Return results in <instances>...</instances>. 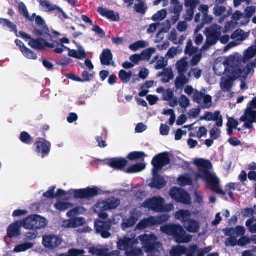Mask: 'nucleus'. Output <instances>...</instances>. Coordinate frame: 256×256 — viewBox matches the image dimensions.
<instances>
[{"mask_svg": "<svg viewBox=\"0 0 256 256\" xmlns=\"http://www.w3.org/2000/svg\"><path fill=\"white\" fill-rule=\"evenodd\" d=\"M158 237L154 234H143L137 238L124 236L118 239V248L126 252L127 256H143L144 251L147 256H156V252L163 250L162 244L157 241Z\"/></svg>", "mask_w": 256, "mask_h": 256, "instance_id": "1", "label": "nucleus"}, {"mask_svg": "<svg viewBox=\"0 0 256 256\" xmlns=\"http://www.w3.org/2000/svg\"><path fill=\"white\" fill-rule=\"evenodd\" d=\"M193 163L197 169L194 174L195 178L196 180H202L208 184L212 191L224 194L220 188L219 178L214 173L210 171L212 168V162L208 160L198 158L194 159Z\"/></svg>", "mask_w": 256, "mask_h": 256, "instance_id": "2", "label": "nucleus"}, {"mask_svg": "<svg viewBox=\"0 0 256 256\" xmlns=\"http://www.w3.org/2000/svg\"><path fill=\"white\" fill-rule=\"evenodd\" d=\"M242 60V58L238 53L228 56L219 57L214 63V73L219 76H226L242 70L239 66Z\"/></svg>", "mask_w": 256, "mask_h": 256, "instance_id": "3", "label": "nucleus"}, {"mask_svg": "<svg viewBox=\"0 0 256 256\" xmlns=\"http://www.w3.org/2000/svg\"><path fill=\"white\" fill-rule=\"evenodd\" d=\"M170 162L168 155L164 152L156 156L152 160V164L153 166L152 174L153 180L149 184V186L156 188H161L166 184V182L163 178L158 175V172L165 166Z\"/></svg>", "mask_w": 256, "mask_h": 256, "instance_id": "4", "label": "nucleus"}, {"mask_svg": "<svg viewBox=\"0 0 256 256\" xmlns=\"http://www.w3.org/2000/svg\"><path fill=\"white\" fill-rule=\"evenodd\" d=\"M20 36L26 41H28V44L32 48L41 50L45 48H54V51L56 53L61 54L65 50H68V48L61 44L60 42H54L52 44H50L46 42L44 40L39 38L34 40L32 38L31 36L24 32H20Z\"/></svg>", "mask_w": 256, "mask_h": 256, "instance_id": "5", "label": "nucleus"}, {"mask_svg": "<svg viewBox=\"0 0 256 256\" xmlns=\"http://www.w3.org/2000/svg\"><path fill=\"white\" fill-rule=\"evenodd\" d=\"M160 229L164 233L172 236L178 243H188L192 238V236L186 234L180 225L166 224L162 226Z\"/></svg>", "mask_w": 256, "mask_h": 256, "instance_id": "6", "label": "nucleus"}, {"mask_svg": "<svg viewBox=\"0 0 256 256\" xmlns=\"http://www.w3.org/2000/svg\"><path fill=\"white\" fill-rule=\"evenodd\" d=\"M141 207L148 208L155 212H170L174 209L172 204H165V200L160 196H154L147 199L141 205Z\"/></svg>", "mask_w": 256, "mask_h": 256, "instance_id": "7", "label": "nucleus"}, {"mask_svg": "<svg viewBox=\"0 0 256 256\" xmlns=\"http://www.w3.org/2000/svg\"><path fill=\"white\" fill-rule=\"evenodd\" d=\"M248 66L246 68L230 73L229 74L224 76L220 79V87L222 92H229L234 85V82L238 78H246L250 72V70Z\"/></svg>", "mask_w": 256, "mask_h": 256, "instance_id": "8", "label": "nucleus"}, {"mask_svg": "<svg viewBox=\"0 0 256 256\" xmlns=\"http://www.w3.org/2000/svg\"><path fill=\"white\" fill-rule=\"evenodd\" d=\"M222 28L218 25H212L205 30L204 33L207 39L206 44L201 48V52L207 50L210 46L215 44L222 34Z\"/></svg>", "mask_w": 256, "mask_h": 256, "instance_id": "9", "label": "nucleus"}, {"mask_svg": "<svg viewBox=\"0 0 256 256\" xmlns=\"http://www.w3.org/2000/svg\"><path fill=\"white\" fill-rule=\"evenodd\" d=\"M256 106L252 104L250 101L248 104L244 114L240 117V122H244V126L246 128H252L253 124L256 122Z\"/></svg>", "mask_w": 256, "mask_h": 256, "instance_id": "10", "label": "nucleus"}, {"mask_svg": "<svg viewBox=\"0 0 256 256\" xmlns=\"http://www.w3.org/2000/svg\"><path fill=\"white\" fill-rule=\"evenodd\" d=\"M170 196L176 202L188 205L191 203L190 194L184 190L174 187L170 191Z\"/></svg>", "mask_w": 256, "mask_h": 256, "instance_id": "11", "label": "nucleus"}, {"mask_svg": "<svg viewBox=\"0 0 256 256\" xmlns=\"http://www.w3.org/2000/svg\"><path fill=\"white\" fill-rule=\"evenodd\" d=\"M185 54L192 57L190 61V64L192 66H196L202 58V52H199L198 48L192 46V42L190 40L187 42Z\"/></svg>", "mask_w": 256, "mask_h": 256, "instance_id": "12", "label": "nucleus"}, {"mask_svg": "<svg viewBox=\"0 0 256 256\" xmlns=\"http://www.w3.org/2000/svg\"><path fill=\"white\" fill-rule=\"evenodd\" d=\"M142 212L140 210L134 208L130 212L128 218H125L122 220V227L123 230L133 226L138 220L142 216Z\"/></svg>", "mask_w": 256, "mask_h": 256, "instance_id": "13", "label": "nucleus"}, {"mask_svg": "<svg viewBox=\"0 0 256 256\" xmlns=\"http://www.w3.org/2000/svg\"><path fill=\"white\" fill-rule=\"evenodd\" d=\"M71 192L76 198H90L98 194L100 190L96 187L88 188L84 189L72 190Z\"/></svg>", "mask_w": 256, "mask_h": 256, "instance_id": "14", "label": "nucleus"}, {"mask_svg": "<svg viewBox=\"0 0 256 256\" xmlns=\"http://www.w3.org/2000/svg\"><path fill=\"white\" fill-rule=\"evenodd\" d=\"M89 252L97 256H118L120 252L118 250L110 252V249L106 246H100L90 248Z\"/></svg>", "mask_w": 256, "mask_h": 256, "instance_id": "15", "label": "nucleus"}, {"mask_svg": "<svg viewBox=\"0 0 256 256\" xmlns=\"http://www.w3.org/2000/svg\"><path fill=\"white\" fill-rule=\"evenodd\" d=\"M62 242V238L57 235L50 234L43 236L42 244L44 247L54 249L60 246Z\"/></svg>", "mask_w": 256, "mask_h": 256, "instance_id": "16", "label": "nucleus"}, {"mask_svg": "<svg viewBox=\"0 0 256 256\" xmlns=\"http://www.w3.org/2000/svg\"><path fill=\"white\" fill-rule=\"evenodd\" d=\"M94 225L96 232L100 234L103 238H106L110 236V234L108 232L111 227V223L110 221L104 222L96 220Z\"/></svg>", "mask_w": 256, "mask_h": 256, "instance_id": "17", "label": "nucleus"}, {"mask_svg": "<svg viewBox=\"0 0 256 256\" xmlns=\"http://www.w3.org/2000/svg\"><path fill=\"white\" fill-rule=\"evenodd\" d=\"M194 102L200 104L204 108H210L212 106V97L205 92H196L194 96Z\"/></svg>", "mask_w": 256, "mask_h": 256, "instance_id": "18", "label": "nucleus"}, {"mask_svg": "<svg viewBox=\"0 0 256 256\" xmlns=\"http://www.w3.org/2000/svg\"><path fill=\"white\" fill-rule=\"evenodd\" d=\"M250 238L246 236H242L239 240L234 238H227L225 240V244L228 246L234 247L236 245L243 246L250 244Z\"/></svg>", "mask_w": 256, "mask_h": 256, "instance_id": "19", "label": "nucleus"}, {"mask_svg": "<svg viewBox=\"0 0 256 256\" xmlns=\"http://www.w3.org/2000/svg\"><path fill=\"white\" fill-rule=\"evenodd\" d=\"M34 20H36V23L40 26L42 28V30H41L40 28H37L34 30V34L37 36H44L46 38H48V36H50V35L48 33V29L46 28L44 25V21L40 16H36L34 17Z\"/></svg>", "mask_w": 256, "mask_h": 256, "instance_id": "20", "label": "nucleus"}, {"mask_svg": "<svg viewBox=\"0 0 256 256\" xmlns=\"http://www.w3.org/2000/svg\"><path fill=\"white\" fill-rule=\"evenodd\" d=\"M36 146V152L38 154L44 158L50 152L51 144L50 142L46 140L39 141L35 143Z\"/></svg>", "mask_w": 256, "mask_h": 256, "instance_id": "21", "label": "nucleus"}, {"mask_svg": "<svg viewBox=\"0 0 256 256\" xmlns=\"http://www.w3.org/2000/svg\"><path fill=\"white\" fill-rule=\"evenodd\" d=\"M224 234L229 236L228 238H237L238 237L243 236L246 233L244 227L238 226L236 228H228L224 230Z\"/></svg>", "mask_w": 256, "mask_h": 256, "instance_id": "22", "label": "nucleus"}, {"mask_svg": "<svg viewBox=\"0 0 256 256\" xmlns=\"http://www.w3.org/2000/svg\"><path fill=\"white\" fill-rule=\"evenodd\" d=\"M86 220L83 218H72L62 222V226L64 228H75L84 225Z\"/></svg>", "mask_w": 256, "mask_h": 256, "instance_id": "23", "label": "nucleus"}, {"mask_svg": "<svg viewBox=\"0 0 256 256\" xmlns=\"http://www.w3.org/2000/svg\"><path fill=\"white\" fill-rule=\"evenodd\" d=\"M40 4V9L45 12H50L58 10L60 12H62V10L56 5L52 4L48 0H36Z\"/></svg>", "mask_w": 256, "mask_h": 256, "instance_id": "24", "label": "nucleus"}, {"mask_svg": "<svg viewBox=\"0 0 256 256\" xmlns=\"http://www.w3.org/2000/svg\"><path fill=\"white\" fill-rule=\"evenodd\" d=\"M256 54V46H253L248 48L244 53V56L240 54L242 58V60L240 64V68L244 69V64L253 58Z\"/></svg>", "mask_w": 256, "mask_h": 256, "instance_id": "25", "label": "nucleus"}, {"mask_svg": "<svg viewBox=\"0 0 256 256\" xmlns=\"http://www.w3.org/2000/svg\"><path fill=\"white\" fill-rule=\"evenodd\" d=\"M170 218L168 214H162L158 216H150L146 218L148 226L158 225L167 221Z\"/></svg>", "mask_w": 256, "mask_h": 256, "instance_id": "26", "label": "nucleus"}, {"mask_svg": "<svg viewBox=\"0 0 256 256\" xmlns=\"http://www.w3.org/2000/svg\"><path fill=\"white\" fill-rule=\"evenodd\" d=\"M214 14L216 16H224V18H220L219 22L222 23L226 17L228 16L230 12L227 11L226 7L221 6H216L213 10Z\"/></svg>", "mask_w": 256, "mask_h": 256, "instance_id": "27", "label": "nucleus"}, {"mask_svg": "<svg viewBox=\"0 0 256 256\" xmlns=\"http://www.w3.org/2000/svg\"><path fill=\"white\" fill-rule=\"evenodd\" d=\"M21 220L17 221L9 226L8 228V234L10 237L18 236L20 234V229L22 226Z\"/></svg>", "mask_w": 256, "mask_h": 256, "instance_id": "28", "label": "nucleus"}, {"mask_svg": "<svg viewBox=\"0 0 256 256\" xmlns=\"http://www.w3.org/2000/svg\"><path fill=\"white\" fill-rule=\"evenodd\" d=\"M106 163L112 168L120 169L126 166L127 161L122 158H113L108 160Z\"/></svg>", "mask_w": 256, "mask_h": 256, "instance_id": "29", "label": "nucleus"}, {"mask_svg": "<svg viewBox=\"0 0 256 256\" xmlns=\"http://www.w3.org/2000/svg\"><path fill=\"white\" fill-rule=\"evenodd\" d=\"M98 12L100 15L113 21H116L118 18V14L113 10H108L102 7H100L98 8Z\"/></svg>", "mask_w": 256, "mask_h": 256, "instance_id": "30", "label": "nucleus"}, {"mask_svg": "<svg viewBox=\"0 0 256 256\" xmlns=\"http://www.w3.org/2000/svg\"><path fill=\"white\" fill-rule=\"evenodd\" d=\"M77 48L78 50L68 48L69 51L68 54V56L80 60L86 57V54L84 48L80 46H78Z\"/></svg>", "mask_w": 256, "mask_h": 256, "instance_id": "31", "label": "nucleus"}, {"mask_svg": "<svg viewBox=\"0 0 256 256\" xmlns=\"http://www.w3.org/2000/svg\"><path fill=\"white\" fill-rule=\"evenodd\" d=\"M171 4L172 6L170 8V12L175 14L172 20L176 23L180 18V14L183 10V5L180 2Z\"/></svg>", "mask_w": 256, "mask_h": 256, "instance_id": "32", "label": "nucleus"}, {"mask_svg": "<svg viewBox=\"0 0 256 256\" xmlns=\"http://www.w3.org/2000/svg\"><path fill=\"white\" fill-rule=\"evenodd\" d=\"M100 58L102 64L106 66L114 65L112 55L110 50L108 49L104 50L100 55Z\"/></svg>", "mask_w": 256, "mask_h": 256, "instance_id": "33", "label": "nucleus"}, {"mask_svg": "<svg viewBox=\"0 0 256 256\" xmlns=\"http://www.w3.org/2000/svg\"><path fill=\"white\" fill-rule=\"evenodd\" d=\"M248 66L250 69V72L246 76V78H238L241 81L240 87L241 90H246L248 88L247 87V84L246 82V80L248 78L249 76H252L254 72V68H256V60H254V61L251 64H246V66H245L244 68H246Z\"/></svg>", "mask_w": 256, "mask_h": 256, "instance_id": "34", "label": "nucleus"}, {"mask_svg": "<svg viewBox=\"0 0 256 256\" xmlns=\"http://www.w3.org/2000/svg\"><path fill=\"white\" fill-rule=\"evenodd\" d=\"M22 226L27 230H36L35 214L30 215L21 220Z\"/></svg>", "mask_w": 256, "mask_h": 256, "instance_id": "35", "label": "nucleus"}, {"mask_svg": "<svg viewBox=\"0 0 256 256\" xmlns=\"http://www.w3.org/2000/svg\"><path fill=\"white\" fill-rule=\"evenodd\" d=\"M191 212L188 210H180L178 211L175 214V218L180 220L184 224L189 220L191 216Z\"/></svg>", "mask_w": 256, "mask_h": 256, "instance_id": "36", "label": "nucleus"}, {"mask_svg": "<svg viewBox=\"0 0 256 256\" xmlns=\"http://www.w3.org/2000/svg\"><path fill=\"white\" fill-rule=\"evenodd\" d=\"M184 228L190 232H196L200 229L199 223L196 220L190 219L184 224Z\"/></svg>", "mask_w": 256, "mask_h": 256, "instance_id": "37", "label": "nucleus"}, {"mask_svg": "<svg viewBox=\"0 0 256 256\" xmlns=\"http://www.w3.org/2000/svg\"><path fill=\"white\" fill-rule=\"evenodd\" d=\"M189 66L186 58H184L178 60L176 64V68L180 74H184L187 71Z\"/></svg>", "mask_w": 256, "mask_h": 256, "instance_id": "38", "label": "nucleus"}, {"mask_svg": "<svg viewBox=\"0 0 256 256\" xmlns=\"http://www.w3.org/2000/svg\"><path fill=\"white\" fill-rule=\"evenodd\" d=\"M158 76H162V81L166 83L174 78V74L172 68H166L164 69L162 72H159Z\"/></svg>", "mask_w": 256, "mask_h": 256, "instance_id": "39", "label": "nucleus"}, {"mask_svg": "<svg viewBox=\"0 0 256 256\" xmlns=\"http://www.w3.org/2000/svg\"><path fill=\"white\" fill-rule=\"evenodd\" d=\"M248 36L249 33L245 32L241 29H238L232 34L231 38L236 41L242 42L246 40Z\"/></svg>", "mask_w": 256, "mask_h": 256, "instance_id": "40", "label": "nucleus"}, {"mask_svg": "<svg viewBox=\"0 0 256 256\" xmlns=\"http://www.w3.org/2000/svg\"><path fill=\"white\" fill-rule=\"evenodd\" d=\"M34 244L30 242H26L16 245L14 249V252L16 253L26 252L34 248Z\"/></svg>", "mask_w": 256, "mask_h": 256, "instance_id": "41", "label": "nucleus"}, {"mask_svg": "<svg viewBox=\"0 0 256 256\" xmlns=\"http://www.w3.org/2000/svg\"><path fill=\"white\" fill-rule=\"evenodd\" d=\"M187 248L181 245L173 246L170 252V256H182L186 254Z\"/></svg>", "mask_w": 256, "mask_h": 256, "instance_id": "42", "label": "nucleus"}, {"mask_svg": "<svg viewBox=\"0 0 256 256\" xmlns=\"http://www.w3.org/2000/svg\"><path fill=\"white\" fill-rule=\"evenodd\" d=\"M256 12V7L254 6H250L247 7L244 10V18L243 24H248L250 19Z\"/></svg>", "mask_w": 256, "mask_h": 256, "instance_id": "43", "label": "nucleus"}, {"mask_svg": "<svg viewBox=\"0 0 256 256\" xmlns=\"http://www.w3.org/2000/svg\"><path fill=\"white\" fill-rule=\"evenodd\" d=\"M189 82V80L184 74L180 75L176 78L175 80V86L176 88L180 89Z\"/></svg>", "mask_w": 256, "mask_h": 256, "instance_id": "44", "label": "nucleus"}, {"mask_svg": "<svg viewBox=\"0 0 256 256\" xmlns=\"http://www.w3.org/2000/svg\"><path fill=\"white\" fill-rule=\"evenodd\" d=\"M149 43L145 40H139L134 44H131L129 46V48L130 50L136 52L140 48H143L148 46Z\"/></svg>", "mask_w": 256, "mask_h": 256, "instance_id": "45", "label": "nucleus"}, {"mask_svg": "<svg viewBox=\"0 0 256 256\" xmlns=\"http://www.w3.org/2000/svg\"><path fill=\"white\" fill-rule=\"evenodd\" d=\"M72 206V204L65 200L58 201L55 204V208L60 211H64Z\"/></svg>", "mask_w": 256, "mask_h": 256, "instance_id": "46", "label": "nucleus"}, {"mask_svg": "<svg viewBox=\"0 0 256 256\" xmlns=\"http://www.w3.org/2000/svg\"><path fill=\"white\" fill-rule=\"evenodd\" d=\"M18 10L26 18L30 21L34 20V16H36V14H34L32 16H29L27 8L23 2H20L18 4Z\"/></svg>", "mask_w": 256, "mask_h": 256, "instance_id": "47", "label": "nucleus"}, {"mask_svg": "<svg viewBox=\"0 0 256 256\" xmlns=\"http://www.w3.org/2000/svg\"><path fill=\"white\" fill-rule=\"evenodd\" d=\"M145 168L146 164L144 163L136 164L128 168L126 172L128 174L138 172L143 170Z\"/></svg>", "mask_w": 256, "mask_h": 256, "instance_id": "48", "label": "nucleus"}, {"mask_svg": "<svg viewBox=\"0 0 256 256\" xmlns=\"http://www.w3.org/2000/svg\"><path fill=\"white\" fill-rule=\"evenodd\" d=\"M132 76V71L126 72L124 70H121L119 72V78L123 83L128 82Z\"/></svg>", "mask_w": 256, "mask_h": 256, "instance_id": "49", "label": "nucleus"}, {"mask_svg": "<svg viewBox=\"0 0 256 256\" xmlns=\"http://www.w3.org/2000/svg\"><path fill=\"white\" fill-rule=\"evenodd\" d=\"M36 230H39L45 227L47 224L46 220L39 215L35 214Z\"/></svg>", "mask_w": 256, "mask_h": 256, "instance_id": "50", "label": "nucleus"}, {"mask_svg": "<svg viewBox=\"0 0 256 256\" xmlns=\"http://www.w3.org/2000/svg\"><path fill=\"white\" fill-rule=\"evenodd\" d=\"M156 52V50L154 48H148L142 51L140 54L142 60L148 61L152 56Z\"/></svg>", "mask_w": 256, "mask_h": 256, "instance_id": "51", "label": "nucleus"}, {"mask_svg": "<svg viewBox=\"0 0 256 256\" xmlns=\"http://www.w3.org/2000/svg\"><path fill=\"white\" fill-rule=\"evenodd\" d=\"M178 184L181 186L190 185L192 179L188 174L182 175L178 179Z\"/></svg>", "mask_w": 256, "mask_h": 256, "instance_id": "52", "label": "nucleus"}, {"mask_svg": "<svg viewBox=\"0 0 256 256\" xmlns=\"http://www.w3.org/2000/svg\"><path fill=\"white\" fill-rule=\"evenodd\" d=\"M182 52V50H179L178 48H171L166 55V59H171L174 58L176 55Z\"/></svg>", "mask_w": 256, "mask_h": 256, "instance_id": "53", "label": "nucleus"}, {"mask_svg": "<svg viewBox=\"0 0 256 256\" xmlns=\"http://www.w3.org/2000/svg\"><path fill=\"white\" fill-rule=\"evenodd\" d=\"M86 212V210L82 207H76L72 208L67 212L68 217H72L75 216L82 214Z\"/></svg>", "mask_w": 256, "mask_h": 256, "instance_id": "54", "label": "nucleus"}, {"mask_svg": "<svg viewBox=\"0 0 256 256\" xmlns=\"http://www.w3.org/2000/svg\"><path fill=\"white\" fill-rule=\"evenodd\" d=\"M244 14L240 11H236L232 16V18L234 21L240 20V26H246L248 24H243L244 21Z\"/></svg>", "mask_w": 256, "mask_h": 256, "instance_id": "55", "label": "nucleus"}, {"mask_svg": "<svg viewBox=\"0 0 256 256\" xmlns=\"http://www.w3.org/2000/svg\"><path fill=\"white\" fill-rule=\"evenodd\" d=\"M107 207L108 205L106 204V202L103 200H99L98 202V203L94 206V208L95 212H98L100 211L108 210Z\"/></svg>", "mask_w": 256, "mask_h": 256, "instance_id": "56", "label": "nucleus"}, {"mask_svg": "<svg viewBox=\"0 0 256 256\" xmlns=\"http://www.w3.org/2000/svg\"><path fill=\"white\" fill-rule=\"evenodd\" d=\"M166 10H162L154 15L152 17V20L154 21H161L166 18Z\"/></svg>", "mask_w": 256, "mask_h": 256, "instance_id": "57", "label": "nucleus"}, {"mask_svg": "<svg viewBox=\"0 0 256 256\" xmlns=\"http://www.w3.org/2000/svg\"><path fill=\"white\" fill-rule=\"evenodd\" d=\"M106 202L108 205L107 208H108V210L116 208L120 204V200L115 198L108 200Z\"/></svg>", "mask_w": 256, "mask_h": 256, "instance_id": "58", "label": "nucleus"}, {"mask_svg": "<svg viewBox=\"0 0 256 256\" xmlns=\"http://www.w3.org/2000/svg\"><path fill=\"white\" fill-rule=\"evenodd\" d=\"M256 221V220L252 218L246 220V225L248 227L249 231L252 233H256V223L252 224Z\"/></svg>", "mask_w": 256, "mask_h": 256, "instance_id": "59", "label": "nucleus"}, {"mask_svg": "<svg viewBox=\"0 0 256 256\" xmlns=\"http://www.w3.org/2000/svg\"><path fill=\"white\" fill-rule=\"evenodd\" d=\"M22 52L26 58L28 59L36 60L37 58L36 54L28 48L22 50Z\"/></svg>", "mask_w": 256, "mask_h": 256, "instance_id": "60", "label": "nucleus"}, {"mask_svg": "<svg viewBox=\"0 0 256 256\" xmlns=\"http://www.w3.org/2000/svg\"><path fill=\"white\" fill-rule=\"evenodd\" d=\"M178 103L180 106L184 108H186L190 104V100L184 95H182L178 100Z\"/></svg>", "mask_w": 256, "mask_h": 256, "instance_id": "61", "label": "nucleus"}, {"mask_svg": "<svg viewBox=\"0 0 256 256\" xmlns=\"http://www.w3.org/2000/svg\"><path fill=\"white\" fill-rule=\"evenodd\" d=\"M202 70L198 68H192L188 72V76L189 78L194 76L196 79H198L202 75Z\"/></svg>", "mask_w": 256, "mask_h": 256, "instance_id": "62", "label": "nucleus"}, {"mask_svg": "<svg viewBox=\"0 0 256 256\" xmlns=\"http://www.w3.org/2000/svg\"><path fill=\"white\" fill-rule=\"evenodd\" d=\"M184 92L188 96H191L193 100L194 96L196 95V93L200 92L197 90L194 89L191 86H186L184 88Z\"/></svg>", "mask_w": 256, "mask_h": 256, "instance_id": "63", "label": "nucleus"}, {"mask_svg": "<svg viewBox=\"0 0 256 256\" xmlns=\"http://www.w3.org/2000/svg\"><path fill=\"white\" fill-rule=\"evenodd\" d=\"M20 139L22 142L26 144H31L32 142L30 136L26 132H23L21 133Z\"/></svg>", "mask_w": 256, "mask_h": 256, "instance_id": "64", "label": "nucleus"}]
</instances>
